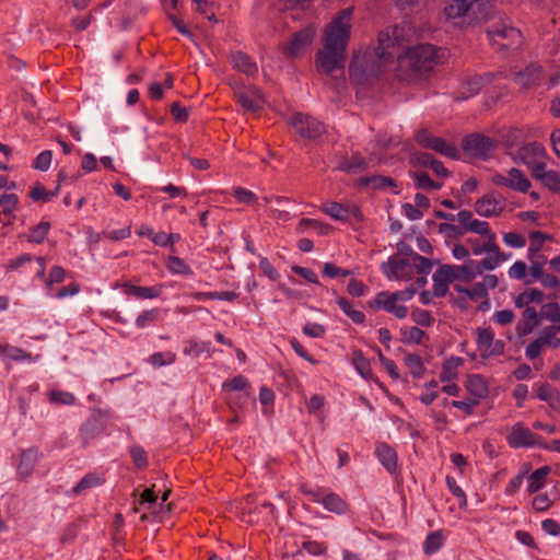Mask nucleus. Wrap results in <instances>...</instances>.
<instances>
[{
  "label": "nucleus",
  "instance_id": "7",
  "mask_svg": "<svg viewBox=\"0 0 560 560\" xmlns=\"http://www.w3.org/2000/svg\"><path fill=\"white\" fill-rule=\"evenodd\" d=\"M416 141L425 149H431L436 153L452 160L459 159V151L453 142H447L441 137L432 135L427 129H421L416 133Z\"/></svg>",
  "mask_w": 560,
  "mask_h": 560
},
{
  "label": "nucleus",
  "instance_id": "38",
  "mask_svg": "<svg viewBox=\"0 0 560 560\" xmlns=\"http://www.w3.org/2000/svg\"><path fill=\"white\" fill-rule=\"evenodd\" d=\"M210 342L207 341H198L196 339H188L185 341V347L183 349L184 354L198 358L205 352H210Z\"/></svg>",
  "mask_w": 560,
  "mask_h": 560
},
{
  "label": "nucleus",
  "instance_id": "42",
  "mask_svg": "<svg viewBox=\"0 0 560 560\" xmlns=\"http://www.w3.org/2000/svg\"><path fill=\"white\" fill-rule=\"evenodd\" d=\"M417 188L424 190H438L443 186L442 182L431 179L425 172H415L412 175Z\"/></svg>",
  "mask_w": 560,
  "mask_h": 560
},
{
  "label": "nucleus",
  "instance_id": "63",
  "mask_svg": "<svg viewBox=\"0 0 560 560\" xmlns=\"http://www.w3.org/2000/svg\"><path fill=\"white\" fill-rule=\"evenodd\" d=\"M52 160V153L49 150L40 152L35 161H34V167L38 171L45 172L50 167Z\"/></svg>",
  "mask_w": 560,
  "mask_h": 560
},
{
  "label": "nucleus",
  "instance_id": "30",
  "mask_svg": "<svg viewBox=\"0 0 560 560\" xmlns=\"http://www.w3.org/2000/svg\"><path fill=\"white\" fill-rule=\"evenodd\" d=\"M359 184L361 186H372L375 189H390L394 194H398V190L395 189L397 185L387 176L375 175L371 177H361L359 179Z\"/></svg>",
  "mask_w": 560,
  "mask_h": 560
},
{
  "label": "nucleus",
  "instance_id": "48",
  "mask_svg": "<svg viewBox=\"0 0 560 560\" xmlns=\"http://www.w3.org/2000/svg\"><path fill=\"white\" fill-rule=\"evenodd\" d=\"M412 269L421 276H427L432 270V262L430 259L415 253L410 256Z\"/></svg>",
  "mask_w": 560,
  "mask_h": 560
},
{
  "label": "nucleus",
  "instance_id": "16",
  "mask_svg": "<svg viewBox=\"0 0 560 560\" xmlns=\"http://www.w3.org/2000/svg\"><path fill=\"white\" fill-rule=\"evenodd\" d=\"M234 96L240 105L248 112H256L265 104L262 94L253 85L234 89Z\"/></svg>",
  "mask_w": 560,
  "mask_h": 560
},
{
  "label": "nucleus",
  "instance_id": "60",
  "mask_svg": "<svg viewBox=\"0 0 560 560\" xmlns=\"http://www.w3.org/2000/svg\"><path fill=\"white\" fill-rule=\"evenodd\" d=\"M528 266L525 261H515L508 270V276L513 280H524L526 278Z\"/></svg>",
  "mask_w": 560,
  "mask_h": 560
},
{
  "label": "nucleus",
  "instance_id": "47",
  "mask_svg": "<svg viewBox=\"0 0 560 560\" xmlns=\"http://www.w3.org/2000/svg\"><path fill=\"white\" fill-rule=\"evenodd\" d=\"M540 183L546 187L548 190L555 194L560 192V173L555 170L548 171V173L544 175H539Z\"/></svg>",
  "mask_w": 560,
  "mask_h": 560
},
{
  "label": "nucleus",
  "instance_id": "45",
  "mask_svg": "<svg viewBox=\"0 0 560 560\" xmlns=\"http://www.w3.org/2000/svg\"><path fill=\"white\" fill-rule=\"evenodd\" d=\"M48 399L50 404L66 406H72L77 401V398L72 393L59 389L50 390L48 394Z\"/></svg>",
  "mask_w": 560,
  "mask_h": 560
},
{
  "label": "nucleus",
  "instance_id": "55",
  "mask_svg": "<svg viewBox=\"0 0 560 560\" xmlns=\"http://www.w3.org/2000/svg\"><path fill=\"white\" fill-rule=\"evenodd\" d=\"M50 225L48 222H40L33 228L28 235L27 241L36 244H40L47 236Z\"/></svg>",
  "mask_w": 560,
  "mask_h": 560
},
{
  "label": "nucleus",
  "instance_id": "14",
  "mask_svg": "<svg viewBox=\"0 0 560 560\" xmlns=\"http://www.w3.org/2000/svg\"><path fill=\"white\" fill-rule=\"evenodd\" d=\"M382 270L389 280L408 281L413 275L410 258L392 257L383 262Z\"/></svg>",
  "mask_w": 560,
  "mask_h": 560
},
{
  "label": "nucleus",
  "instance_id": "51",
  "mask_svg": "<svg viewBox=\"0 0 560 560\" xmlns=\"http://www.w3.org/2000/svg\"><path fill=\"white\" fill-rule=\"evenodd\" d=\"M443 542L444 538L441 532H433L429 534L424 541V552L427 555L436 552L443 546Z\"/></svg>",
  "mask_w": 560,
  "mask_h": 560
},
{
  "label": "nucleus",
  "instance_id": "4",
  "mask_svg": "<svg viewBox=\"0 0 560 560\" xmlns=\"http://www.w3.org/2000/svg\"><path fill=\"white\" fill-rule=\"evenodd\" d=\"M487 35L490 43L499 49H510L520 46L522 43L521 32L508 25L502 19H499L498 24L487 28Z\"/></svg>",
  "mask_w": 560,
  "mask_h": 560
},
{
  "label": "nucleus",
  "instance_id": "59",
  "mask_svg": "<svg viewBox=\"0 0 560 560\" xmlns=\"http://www.w3.org/2000/svg\"><path fill=\"white\" fill-rule=\"evenodd\" d=\"M446 485H447L448 490L452 492V494L458 499L459 506L466 508L467 506V497H466L464 490L457 485L456 480L451 476H446Z\"/></svg>",
  "mask_w": 560,
  "mask_h": 560
},
{
  "label": "nucleus",
  "instance_id": "49",
  "mask_svg": "<svg viewBox=\"0 0 560 560\" xmlns=\"http://www.w3.org/2000/svg\"><path fill=\"white\" fill-rule=\"evenodd\" d=\"M433 280V292L436 296H445L448 291L450 281L438 269L432 277Z\"/></svg>",
  "mask_w": 560,
  "mask_h": 560
},
{
  "label": "nucleus",
  "instance_id": "9",
  "mask_svg": "<svg viewBox=\"0 0 560 560\" xmlns=\"http://www.w3.org/2000/svg\"><path fill=\"white\" fill-rule=\"evenodd\" d=\"M506 442L512 448L542 447L544 441L523 422L513 424L506 435Z\"/></svg>",
  "mask_w": 560,
  "mask_h": 560
},
{
  "label": "nucleus",
  "instance_id": "53",
  "mask_svg": "<svg viewBox=\"0 0 560 560\" xmlns=\"http://www.w3.org/2000/svg\"><path fill=\"white\" fill-rule=\"evenodd\" d=\"M66 279V270L61 266H52L44 283L47 290H51L54 284H59Z\"/></svg>",
  "mask_w": 560,
  "mask_h": 560
},
{
  "label": "nucleus",
  "instance_id": "20",
  "mask_svg": "<svg viewBox=\"0 0 560 560\" xmlns=\"http://www.w3.org/2000/svg\"><path fill=\"white\" fill-rule=\"evenodd\" d=\"M546 149L542 144L534 141L523 144L515 153L514 161L525 164L527 167L534 165L537 161L545 160Z\"/></svg>",
  "mask_w": 560,
  "mask_h": 560
},
{
  "label": "nucleus",
  "instance_id": "37",
  "mask_svg": "<svg viewBox=\"0 0 560 560\" xmlns=\"http://www.w3.org/2000/svg\"><path fill=\"white\" fill-rule=\"evenodd\" d=\"M404 361L413 378L423 376L425 366L420 355L417 353H408Z\"/></svg>",
  "mask_w": 560,
  "mask_h": 560
},
{
  "label": "nucleus",
  "instance_id": "33",
  "mask_svg": "<svg viewBox=\"0 0 560 560\" xmlns=\"http://www.w3.org/2000/svg\"><path fill=\"white\" fill-rule=\"evenodd\" d=\"M549 472H550V468L548 466H542V467L536 469L535 471H533L527 478V480H528L527 491L529 493H535V492L539 491L540 489H542L545 487L546 478Z\"/></svg>",
  "mask_w": 560,
  "mask_h": 560
},
{
  "label": "nucleus",
  "instance_id": "43",
  "mask_svg": "<svg viewBox=\"0 0 560 560\" xmlns=\"http://www.w3.org/2000/svg\"><path fill=\"white\" fill-rule=\"evenodd\" d=\"M467 389L478 400L487 395L488 388L480 375H472L467 381Z\"/></svg>",
  "mask_w": 560,
  "mask_h": 560
},
{
  "label": "nucleus",
  "instance_id": "52",
  "mask_svg": "<svg viewBox=\"0 0 560 560\" xmlns=\"http://www.w3.org/2000/svg\"><path fill=\"white\" fill-rule=\"evenodd\" d=\"M401 335L405 343L420 345L423 340L424 331L416 326H410L402 328Z\"/></svg>",
  "mask_w": 560,
  "mask_h": 560
},
{
  "label": "nucleus",
  "instance_id": "41",
  "mask_svg": "<svg viewBox=\"0 0 560 560\" xmlns=\"http://www.w3.org/2000/svg\"><path fill=\"white\" fill-rule=\"evenodd\" d=\"M544 318V314L537 312L535 307H527L523 312L524 328L523 332H530Z\"/></svg>",
  "mask_w": 560,
  "mask_h": 560
},
{
  "label": "nucleus",
  "instance_id": "3",
  "mask_svg": "<svg viewBox=\"0 0 560 560\" xmlns=\"http://www.w3.org/2000/svg\"><path fill=\"white\" fill-rule=\"evenodd\" d=\"M446 57L443 48H438L431 44H420L410 47L405 55H398L400 70L407 69L404 79H413L417 75L432 71L441 65Z\"/></svg>",
  "mask_w": 560,
  "mask_h": 560
},
{
  "label": "nucleus",
  "instance_id": "21",
  "mask_svg": "<svg viewBox=\"0 0 560 560\" xmlns=\"http://www.w3.org/2000/svg\"><path fill=\"white\" fill-rule=\"evenodd\" d=\"M471 7L466 0H452L445 8L444 14L446 20L454 26H463L465 16Z\"/></svg>",
  "mask_w": 560,
  "mask_h": 560
},
{
  "label": "nucleus",
  "instance_id": "23",
  "mask_svg": "<svg viewBox=\"0 0 560 560\" xmlns=\"http://www.w3.org/2000/svg\"><path fill=\"white\" fill-rule=\"evenodd\" d=\"M313 500L320 502L326 510L336 514H345L348 511L347 502L336 493H328L319 497L317 492H308Z\"/></svg>",
  "mask_w": 560,
  "mask_h": 560
},
{
  "label": "nucleus",
  "instance_id": "64",
  "mask_svg": "<svg viewBox=\"0 0 560 560\" xmlns=\"http://www.w3.org/2000/svg\"><path fill=\"white\" fill-rule=\"evenodd\" d=\"M503 242L513 248H522L526 245V240L518 233L509 232L503 234Z\"/></svg>",
  "mask_w": 560,
  "mask_h": 560
},
{
  "label": "nucleus",
  "instance_id": "25",
  "mask_svg": "<svg viewBox=\"0 0 560 560\" xmlns=\"http://www.w3.org/2000/svg\"><path fill=\"white\" fill-rule=\"evenodd\" d=\"M511 254H506L501 250L500 246L494 241L492 245V249L489 256H485L481 260H479L481 272L483 271H492L498 268L502 262L509 260L511 258Z\"/></svg>",
  "mask_w": 560,
  "mask_h": 560
},
{
  "label": "nucleus",
  "instance_id": "34",
  "mask_svg": "<svg viewBox=\"0 0 560 560\" xmlns=\"http://www.w3.org/2000/svg\"><path fill=\"white\" fill-rule=\"evenodd\" d=\"M483 241H479L478 238H467L466 244L470 248L472 255L480 256L485 254L486 256H489L492 249V245L494 244V241L497 236L491 237H482Z\"/></svg>",
  "mask_w": 560,
  "mask_h": 560
},
{
  "label": "nucleus",
  "instance_id": "15",
  "mask_svg": "<svg viewBox=\"0 0 560 560\" xmlns=\"http://www.w3.org/2000/svg\"><path fill=\"white\" fill-rule=\"evenodd\" d=\"M316 30L308 25L293 34L289 43L283 47V52L289 57H298L312 44Z\"/></svg>",
  "mask_w": 560,
  "mask_h": 560
},
{
  "label": "nucleus",
  "instance_id": "22",
  "mask_svg": "<svg viewBox=\"0 0 560 560\" xmlns=\"http://www.w3.org/2000/svg\"><path fill=\"white\" fill-rule=\"evenodd\" d=\"M124 294L133 296L138 300H152L156 299L162 294L163 284L153 287H138L130 282H124L120 284Z\"/></svg>",
  "mask_w": 560,
  "mask_h": 560
},
{
  "label": "nucleus",
  "instance_id": "39",
  "mask_svg": "<svg viewBox=\"0 0 560 560\" xmlns=\"http://www.w3.org/2000/svg\"><path fill=\"white\" fill-rule=\"evenodd\" d=\"M337 304L340 310L351 318V320L355 324H362L365 320V315L363 312L355 310L353 304L347 300L346 298H338Z\"/></svg>",
  "mask_w": 560,
  "mask_h": 560
},
{
  "label": "nucleus",
  "instance_id": "19",
  "mask_svg": "<svg viewBox=\"0 0 560 560\" xmlns=\"http://www.w3.org/2000/svg\"><path fill=\"white\" fill-rule=\"evenodd\" d=\"M504 207V200L495 198L493 194L483 195L474 205L476 213L482 218L498 217L503 212Z\"/></svg>",
  "mask_w": 560,
  "mask_h": 560
},
{
  "label": "nucleus",
  "instance_id": "56",
  "mask_svg": "<svg viewBox=\"0 0 560 560\" xmlns=\"http://www.w3.org/2000/svg\"><path fill=\"white\" fill-rule=\"evenodd\" d=\"M176 360L175 353L168 352H155L150 355L149 361L155 368L173 364Z\"/></svg>",
  "mask_w": 560,
  "mask_h": 560
},
{
  "label": "nucleus",
  "instance_id": "40",
  "mask_svg": "<svg viewBox=\"0 0 560 560\" xmlns=\"http://www.w3.org/2000/svg\"><path fill=\"white\" fill-rule=\"evenodd\" d=\"M0 353L14 361H32L33 359L30 352L8 343H0Z\"/></svg>",
  "mask_w": 560,
  "mask_h": 560
},
{
  "label": "nucleus",
  "instance_id": "11",
  "mask_svg": "<svg viewBox=\"0 0 560 560\" xmlns=\"http://www.w3.org/2000/svg\"><path fill=\"white\" fill-rule=\"evenodd\" d=\"M439 269L450 282L457 279L472 281L482 275L479 260H468L462 266L443 265Z\"/></svg>",
  "mask_w": 560,
  "mask_h": 560
},
{
  "label": "nucleus",
  "instance_id": "46",
  "mask_svg": "<svg viewBox=\"0 0 560 560\" xmlns=\"http://www.w3.org/2000/svg\"><path fill=\"white\" fill-rule=\"evenodd\" d=\"M19 197L13 192H4L0 197V207L4 215L11 217L18 209Z\"/></svg>",
  "mask_w": 560,
  "mask_h": 560
},
{
  "label": "nucleus",
  "instance_id": "44",
  "mask_svg": "<svg viewBox=\"0 0 560 560\" xmlns=\"http://www.w3.org/2000/svg\"><path fill=\"white\" fill-rule=\"evenodd\" d=\"M322 211L338 221H347L348 219V209L339 202H327L323 205Z\"/></svg>",
  "mask_w": 560,
  "mask_h": 560
},
{
  "label": "nucleus",
  "instance_id": "26",
  "mask_svg": "<svg viewBox=\"0 0 560 560\" xmlns=\"http://www.w3.org/2000/svg\"><path fill=\"white\" fill-rule=\"evenodd\" d=\"M541 67L537 65H530L526 67L524 70L520 71L516 74L515 80L520 85L526 88L538 83L541 80Z\"/></svg>",
  "mask_w": 560,
  "mask_h": 560
},
{
  "label": "nucleus",
  "instance_id": "61",
  "mask_svg": "<svg viewBox=\"0 0 560 560\" xmlns=\"http://www.w3.org/2000/svg\"><path fill=\"white\" fill-rule=\"evenodd\" d=\"M130 456L132 458L133 464L139 467L143 468L148 465V456L147 452L142 446L133 445L130 447Z\"/></svg>",
  "mask_w": 560,
  "mask_h": 560
},
{
  "label": "nucleus",
  "instance_id": "31",
  "mask_svg": "<svg viewBox=\"0 0 560 560\" xmlns=\"http://www.w3.org/2000/svg\"><path fill=\"white\" fill-rule=\"evenodd\" d=\"M38 459V453L34 448L24 451L21 454L20 464L18 466V472L22 477H27L34 469L35 464Z\"/></svg>",
  "mask_w": 560,
  "mask_h": 560
},
{
  "label": "nucleus",
  "instance_id": "2",
  "mask_svg": "<svg viewBox=\"0 0 560 560\" xmlns=\"http://www.w3.org/2000/svg\"><path fill=\"white\" fill-rule=\"evenodd\" d=\"M352 15L353 8H346L326 25L323 48L316 55V67L320 73L330 74L335 70L343 69L351 36Z\"/></svg>",
  "mask_w": 560,
  "mask_h": 560
},
{
  "label": "nucleus",
  "instance_id": "10",
  "mask_svg": "<svg viewBox=\"0 0 560 560\" xmlns=\"http://www.w3.org/2000/svg\"><path fill=\"white\" fill-rule=\"evenodd\" d=\"M289 122L303 138L317 139L325 132V127L319 120L301 113L293 114Z\"/></svg>",
  "mask_w": 560,
  "mask_h": 560
},
{
  "label": "nucleus",
  "instance_id": "1",
  "mask_svg": "<svg viewBox=\"0 0 560 560\" xmlns=\"http://www.w3.org/2000/svg\"><path fill=\"white\" fill-rule=\"evenodd\" d=\"M405 34V26L386 27L378 34V45L373 51L362 56L355 54L349 66L352 82L364 84L370 78L382 73L385 65L397 55L396 48L402 45Z\"/></svg>",
  "mask_w": 560,
  "mask_h": 560
},
{
  "label": "nucleus",
  "instance_id": "62",
  "mask_svg": "<svg viewBox=\"0 0 560 560\" xmlns=\"http://www.w3.org/2000/svg\"><path fill=\"white\" fill-rule=\"evenodd\" d=\"M30 197L34 201H44L48 202L52 199V194L49 190H46L39 183L33 185Z\"/></svg>",
  "mask_w": 560,
  "mask_h": 560
},
{
  "label": "nucleus",
  "instance_id": "12",
  "mask_svg": "<svg viewBox=\"0 0 560 560\" xmlns=\"http://www.w3.org/2000/svg\"><path fill=\"white\" fill-rule=\"evenodd\" d=\"M477 348L482 358H492L501 355L504 352L505 343L494 339V334L489 328H478L477 331Z\"/></svg>",
  "mask_w": 560,
  "mask_h": 560
},
{
  "label": "nucleus",
  "instance_id": "35",
  "mask_svg": "<svg viewBox=\"0 0 560 560\" xmlns=\"http://www.w3.org/2000/svg\"><path fill=\"white\" fill-rule=\"evenodd\" d=\"M104 478L95 472L86 474L81 480L72 488L71 495H79L85 490L101 486Z\"/></svg>",
  "mask_w": 560,
  "mask_h": 560
},
{
  "label": "nucleus",
  "instance_id": "28",
  "mask_svg": "<svg viewBox=\"0 0 560 560\" xmlns=\"http://www.w3.org/2000/svg\"><path fill=\"white\" fill-rule=\"evenodd\" d=\"M233 67L240 71L245 73L246 75H254L258 71V67L256 62L246 54L242 51H237L232 55Z\"/></svg>",
  "mask_w": 560,
  "mask_h": 560
},
{
  "label": "nucleus",
  "instance_id": "17",
  "mask_svg": "<svg viewBox=\"0 0 560 560\" xmlns=\"http://www.w3.org/2000/svg\"><path fill=\"white\" fill-rule=\"evenodd\" d=\"M499 279L495 275L487 273L481 280L476 282L471 288H462L456 285L458 293L467 295L469 299L478 301L488 296L489 290L497 288Z\"/></svg>",
  "mask_w": 560,
  "mask_h": 560
},
{
  "label": "nucleus",
  "instance_id": "29",
  "mask_svg": "<svg viewBox=\"0 0 560 560\" xmlns=\"http://www.w3.org/2000/svg\"><path fill=\"white\" fill-rule=\"evenodd\" d=\"M352 364L355 371L366 381H377L371 369L370 361L361 350L352 351Z\"/></svg>",
  "mask_w": 560,
  "mask_h": 560
},
{
  "label": "nucleus",
  "instance_id": "8",
  "mask_svg": "<svg viewBox=\"0 0 560 560\" xmlns=\"http://www.w3.org/2000/svg\"><path fill=\"white\" fill-rule=\"evenodd\" d=\"M559 347L560 338L558 337V329L553 326L545 327L538 332L537 337L526 346L525 355L529 360H534L540 355L544 349H557Z\"/></svg>",
  "mask_w": 560,
  "mask_h": 560
},
{
  "label": "nucleus",
  "instance_id": "5",
  "mask_svg": "<svg viewBox=\"0 0 560 560\" xmlns=\"http://www.w3.org/2000/svg\"><path fill=\"white\" fill-rule=\"evenodd\" d=\"M490 182L498 187H505L522 194L528 192L532 187L527 175L516 167H511L505 172L493 173L490 177Z\"/></svg>",
  "mask_w": 560,
  "mask_h": 560
},
{
  "label": "nucleus",
  "instance_id": "13",
  "mask_svg": "<svg viewBox=\"0 0 560 560\" xmlns=\"http://www.w3.org/2000/svg\"><path fill=\"white\" fill-rule=\"evenodd\" d=\"M456 220L459 222L463 233H472L481 237L497 236L487 221L476 219L469 210H460L456 214Z\"/></svg>",
  "mask_w": 560,
  "mask_h": 560
},
{
  "label": "nucleus",
  "instance_id": "50",
  "mask_svg": "<svg viewBox=\"0 0 560 560\" xmlns=\"http://www.w3.org/2000/svg\"><path fill=\"white\" fill-rule=\"evenodd\" d=\"M368 162L361 155L354 154L350 160L342 162L340 168L347 173H358L365 170Z\"/></svg>",
  "mask_w": 560,
  "mask_h": 560
},
{
  "label": "nucleus",
  "instance_id": "36",
  "mask_svg": "<svg viewBox=\"0 0 560 560\" xmlns=\"http://www.w3.org/2000/svg\"><path fill=\"white\" fill-rule=\"evenodd\" d=\"M536 396L538 399L546 401L552 409L559 407V393H556L549 384L537 386Z\"/></svg>",
  "mask_w": 560,
  "mask_h": 560
},
{
  "label": "nucleus",
  "instance_id": "54",
  "mask_svg": "<svg viewBox=\"0 0 560 560\" xmlns=\"http://www.w3.org/2000/svg\"><path fill=\"white\" fill-rule=\"evenodd\" d=\"M167 269L172 273L189 276L192 273L191 268L179 257L172 256L167 260Z\"/></svg>",
  "mask_w": 560,
  "mask_h": 560
},
{
  "label": "nucleus",
  "instance_id": "24",
  "mask_svg": "<svg viewBox=\"0 0 560 560\" xmlns=\"http://www.w3.org/2000/svg\"><path fill=\"white\" fill-rule=\"evenodd\" d=\"M375 456L389 474L393 475L397 471V453L392 446L385 443L378 444L375 448Z\"/></svg>",
  "mask_w": 560,
  "mask_h": 560
},
{
  "label": "nucleus",
  "instance_id": "57",
  "mask_svg": "<svg viewBox=\"0 0 560 560\" xmlns=\"http://www.w3.org/2000/svg\"><path fill=\"white\" fill-rule=\"evenodd\" d=\"M160 311L159 308H152L148 311H143L136 318V326L138 328H144L149 325H152L158 320Z\"/></svg>",
  "mask_w": 560,
  "mask_h": 560
},
{
  "label": "nucleus",
  "instance_id": "32",
  "mask_svg": "<svg viewBox=\"0 0 560 560\" xmlns=\"http://www.w3.org/2000/svg\"><path fill=\"white\" fill-rule=\"evenodd\" d=\"M464 364V359L459 357H451L443 363L442 371L440 373L441 382H451L457 377V369Z\"/></svg>",
  "mask_w": 560,
  "mask_h": 560
},
{
  "label": "nucleus",
  "instance_id": "18",
  "mask_svg": "<svg viewBox=\"0 0 560 560\" xmlns=\"http://www.w3.org/2000/svg\"><path fill=\"white\" fill-rule=\"evenodd\" d=\"M372 306L392 313L398 319H404L408 315V308L404 305H398L392 292L387 291L376 293Z\"/></svg>",
  "mask_w": 560,
  "mask_h": 560
},
{
  "label": "nucleus",
  "instance_id": "6",
  "mask_svg": "<svg viewBox=\"0 0 560 560\" xmlns=\"http://www.w3.org/2000/svg\"><path fill=\"white\" fill-rule=\"evenodd\" d=\"M462 147L472 158L489 160L493 156L498 143L494 139L482 133H471L464 138Z\"/></svg>",
  "mask_w": 560,
  "mask_h": 560
},
{
  "label": "nucleus",
  "instance_id": "27",
  "mask_svg": "<svg viewBox=\"0 0 560 560\" xmlns=\"http://www.w3.org/2000/svg\"><path fill=\"white\" fill-rule=\"evenodd\" d=\"M545 294L542 291L530 288L521 292L514 300L515 306L518 308L532 307V303L541 304L544 302Z\"/></svg>",
  "mask_w": 560,
  "mask_h": 560
},
{
  "label": "nucleus",
  "instance_id": "58",
  "mask_svg": "<svg viewBox=\"0 0 560 560\" xmlns=\"http://www.w3.org/2000/svg\"><path fill=\"white\" fill-rule=\"evenodd\" d=\"M232 195L238 202L244 205L252 206L257 202L256 195L252 190L246 188L235 187L233 188Z\"/></svg>",
  "mask_w": 560,
  "mask_h": 560
}]
</instances>
